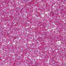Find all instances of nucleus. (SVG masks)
<instances>
[{
    "instance_id": "obj_1",
    "label": "nucleus",
    "mask_w": 66,
    "mask_h": 66,
    "mask_svg": "<svg viewBox=\"0 0 66 66\" xmlns=\"http://www.w3.org/2000/svg\"><path fill=\"white\" fill-rule=\"evenodd\" d=\"M35 66H37V65H35Z\"/></svg>"
}]
</instances>
